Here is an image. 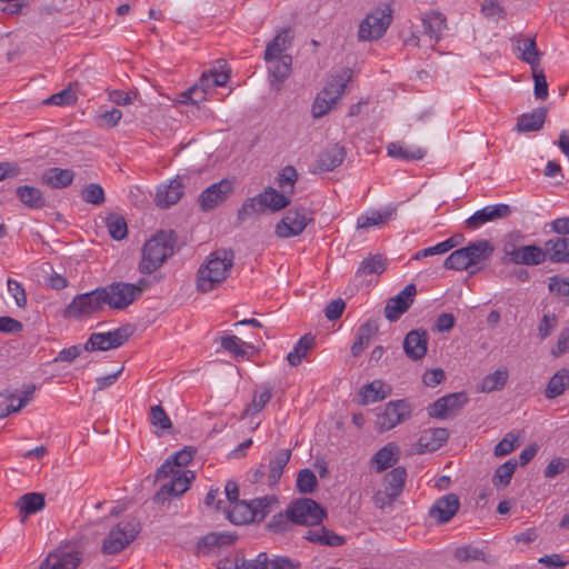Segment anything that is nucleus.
Returning a JSON list of instances; mask_svg holds the SVG:
<instances>
[{
    "instance_id": "c756f323",
    "label": "nucleus",
    "mask_w": 569,
    "mask_h": 569,
    "mask_svg": "<svg viewBox=\"0 0 569 569\" xmlns=\"http://www.w3.org/2000/svg\"><path fill=\"white\" fill-rule=\"evenodd\" d=\"M547 259L553 263H569V238L553 237L546 241Z\"/></svg>"
},
{
    "instance_id": "8fccbe9b",
    "label": "nucleus",
    "mask_w": 569,
    "mask_h": 569,
    "mask_svg": "<svg viewBox=\"0 0 569 569\" xmlns=\"http://www.w3.org/2000/svg\"><path fill=\"white\" fill-rule=\"evenodd\" d=\"M396 213V207L387 208L383 211H373L371 214H362L357 219L358 229H367L387 222Z\"/></svg>"
},
{
    "instance_id": "c85d7f7f",
    "label": "nucleus",
    "mask_w": 569,
    "mask_h": 569,
    "mask_svg": "<svg viewBox=\"0 0 569 569\" xmlns=\"http://www.w3.org/2000/svg\"><path fill=\"white\" fill-rule=\"evenodd\" d=\"M16 507L19 509L21 522H24L30 515L39 512L46 507L44 495L40 492L24 493L18 499Z\"/></svg>"
},
{
    "instance_id": "49530a36",
    "label": "nucleus",
    "mask_w": 569,
    "mask_h": 569,
    "mask_svg": "<svg viewBox=\"0 0 569 569\" xmlns=\"http://www.w3.org/2000/svg\"><path fill=\"white\" fill-rule=\"evenodd\" d=\"M315 345V337L311 333H307L302 336L296 346L293 347V350L290 351L287 356L288 362L292 367H297L301 363L302 359L308 355V352L313 348Z\"/></svg>"
},
{
    "instance_id": "2eb2a0df",
    "label": "nucleus",
    "mask_w": 569,
    "mask_h": 569,
    "mask_svg": "<svg viewBox=\"0 0 569 569\" xmlns=\"http://www.w3.org/2000/svg\"><path fill=\"white\" fill-rule=\"evenodd\" d=\"M129 326L120 327L106 333L93 332L84 343L86 351H107L121 347L130 337Z\"/></svg>"
},
{
    "instance_id": "37998d69",
    "label": "nucleus",
    "mask_w": 569,
    "mask_h": 569,
    "mask_svg": "<svg viewBox=\"0 0 569 569\" xmlns=\"http://www.w3.org/2000/svg\"><path fill=\"white\" fill-rule=\"evenodd\" d=\"M278 503V498L274 495H268L250 500L253 522L260 523L263 521Z\"/></svg>"
},
{
    "instance_id": "393cba45",
    "label": "nucleus",
    "mask_w": 569,
    "mask_h": 569,
    "mask_svg": "<svg viewBox=\"0 0 569 569\" xmlns=\"http://www.w3.org/2000/svg\"><path fill=\"white\" fill-rule=\"evenodd\" d=\"M295 38V32L291 28L281 30L273 39L267 44L264 50V60L271 62L276 57L286 56V51L291 47Z\"/></svg>"
},
{
    "instance_id": "603ef678",
    "label": "nucleus",
    "mask_w": 569,
    "mask_h": 569,
    "mask_svg": "<svg viewBox=\"0 0 569 569\" xmlns=\"http://www.w3.org/2000/svg\"><path fill=\"white\" fill-rule=\"evenodd\" d=\"M386 267H387V260L382 258L381 254H373V256H370L369 258L365 259L357 272H356V276L357 277H361V276H368V274H381L385 270H386Z\"/></svg>"
},
{
    "instance_id": "a18cd8bd",
    "label": "nucleus",
    "mask_w": 569,
    "mask_h": 569,
    "mask_svg": "<svg viewBox=\"0 0 569 569\" xmlns=\"http://www.w3.org/2000/svg\"><path fill=\"white\" fill-rule=\"evenodd\" d=\"M407 479V470L403 467H396L389 471L383 478V488L399 497L403 490Z\"/></svg>"
},
{
    "instance_id": "680f3d73",
    "label": "nucleus",
    "mask_w": 569,
    "mask_h": 569,
    "mask_svg": "<svg viewBox=\"0 0 569 569\" xmlns=\"http://www.w3.org/2000/svg\"><path fill=\"white\" fill-rule=\"evenodd\" d=\"M318 486V480L313 471L302 469L297 477V489L301 493H311Z\"/></svg>"
},
{
    "instance_id": "bf43d9fd",
    "label": "nucleus",
    "mask_w": 569,
    "mask_h": 569,
    "mask_svg": "<svg viewBox=\"0 0 569 569\" xmlns=\"http://www.w3.org/2000/svg\"><path fill=\"white\" fill-rule=\"evenodd\" d=\"M81 198L84 202L101 206L106 201L103 188L98 183H89L83 187Z\"/></svg>"
},
{
    "instance_id": "6e6d98bb",
    "label": "nucleus",
    "mask_w": 569,
    "mask_h": 569,
    "mask_svg": "<svg viewBox=\"0 0 569 569\" xmlns=\"http://www.w3.org/2000/svg\"><path fill=\"white\" fill-rule=\"evenodd\" d=\"M298 179V172L295 167L286 166L278 174L277 182L282 190V194L289 197L295 191V183Z\"/></svg>"
},
{
    "instance_id": "09e8293b",
    "label": "nucleus",
    "mask_w": 569,
    "mask_h": 569,
    "mask_svg": "<svg viewBox=\"0 0 569 569\" xmlns=\"http://www.w3.org/2000/svg\"><path fill=\"white\" fill-rule=\"evenodd\" d=\"M388 156L406 161L421 160L426 156V150L421 148L409 149L398 142H391L387 147Z\"/></svg>"
},
{
    "instance_id": "a211bd4d",
    "label": "nucleus",
    "mask_w": 569,
    "mask_h": 569,
    "mask_svg": "<svg viewBox=\"0 0 569 569\" xmlns=\"http://www.w3.org/2000/svg\"><path fill=\"white\" fill-rule=\"evenodd\" d=\"M460 500L456 493L438 498L429 508L428 515L437 525L449 522L459 511Z\"/></svg>"
},
{
    "instance_id": "79ce46f5",
    "label": "nucleus",
    "mask_w": 569,
    "mask_h": 569,
    "mask_svg": "<svg viewBox=\"0 0 569 569\" xmlns=\"http://www.w3.org/2000/svg\"><path fill=\"white\" fill-rule=\"evenodd\" d=\"M391 393V388L381 380H375L365 385L360 390L363 403L377 402L386 399Z\"/></svg>"
},
{
    "instance_id": "c9c22d12",
    "label": "nucleus",
    "mask_w": 569,
    "mask_h": 569,
    "mask_svg": "<svg viewBox=\"0 0 569 569\" xmlns=\"http://www.w3.org/2000/svg\"><path fill=\"white\" fill-rule=\"evenodd\" d=\"M547 118V109L541 107L531 112L523 113L518 118L517 129L519 132L538 131L543 127Z\"/></svg>"
},
{
    "instance_id": "4468645a",
    "label": "nucleus",
    "mask_w": 569,
    "mask_h": 569,
    "mask_svg": "<svg viewBox=\"0 0 569 569\" xmlns=\"http://www.w3.org/2000/svg\"><path fill=\"white\" fill-rule=\"evenodd\" d=\"M82 555L76 545H64L49 552L40 569H77Z\"/></svg>"
},
{
    "instance_id": "f8f14e48",
    "label": "nucleus",
    "mask_w": 569,
    "mask_h": 569,
    "mask_svg": "<svg viewBox=\"0 0 569 569\" xmlns=\"http://www.w3.org/2000/svg\"><path fill=\"white\" fill-rule=\"evenodd\" d=\"M101 288L107 293L106 305L114 310H124L143 292L141 286L123 281H114Z\"/></svg>"
},
{
    "instance_id": "de8ad7c7",
    "label": "nucleus",
    "mask_w": 569,
    "mask_h": 569,
    "mask_svg": "<svg viewBox=\"0 0 569 569\" xmlns=\"http://www.w3.org/2000/svg\"><path fill=\"white\" fill-rule=\"evenodd\" d=\"M214 86L212 83V78L208 72H203L199 83L194 84L192 88L187 90L182 96L184 98L183 102L189 100L192 103H198L204 99V93L208 89H213Z\"/></svg>"
},
{
    "instance_id": "4d7b16f0",
    "label": "nucleus",
    "mask_w": 569,
    "mask_h": 569,
    "mask_svg": "<svg viewBox=\"0 0 569 569\" xmlns=\"http://www.w3.org/2000/svg\"><path fill=\"white\" fill-rule=\"evenodd\" d=\"M455 558L459 561H470V560H478V561H490V556H488L485 551L477 547L472 546H463L459 547L455 550Z\"/></svg>"
},
{
    "instance_id": "4c0bfd02",
    "label": "nucleus",
    "mask_w": 569,
    "mask_h": 569,
    "mask_svg": "<svg viewBox=\"0 0 569 569\" xmlns=\"http://www.w3.org/2000/svg\"><path fill=\"white\" fill-rule=\"evenodd\" d=\"M463 249L471 267L487 260L495 250L492 243L486 239L469 242Z\"/></svg>"
},
{
    "instance_id": "ddd939ff",
    "label": "nucleus",
    "mask_w": 569,
    "mask_h": 569,
    "mask_svg": "<svg viewBox=\"0 0 569 569\" xmlns=\"http://www.w3.org/2000/svg\"><path fill=\"white\" fill-rule=\"evenodd\" d=\"M312 221V212L302 206L295 207L289 209L286 216L276 224L274 233L283 239L296 237L301 234Z\"/></svg>"
},
{
    "instance_id": "f704fd0d",
    "label": "nucleus",
    "mask_w": 569,
    "mask_h": 569,
    "mask_svg": "<svg viewBox=\"0 0 569 569\" xmlns=\"http://www.w3.org/2000/svg\"><path fill=\"white\" fill-rule=\"evenodd\" d=\"M291 457V451L289 449H282L277 451L269 460L268 465V485L276 486L282 473L284 467L288 465Z\"/></svg>"
},
{
    "instance_id": "a19ab883",
    "label": "nucleus",
    "mask_w": 569,
    "mask_h": 569,
    "mask_svg": "<svg viewBox=\"0 0 569 569\" xmlns=\"http://www.w3.org/2000/svg\"><path fill=\"white\" fill-rule=\"evenodd\" d=\"M569 389V369L558 370L550 379L545 390L547 399H555Z\"/></svg>"
},
{
    "instance_id": "052dcab7",
    "label": "nucleus",
    "mask_w": 569,
    "mask_h": 569,
    "mask_svg": "<svg viewBox=\"0 0 569 569\" xmlns=\"http://www.w3.org/2000/svg\"><path fill=\"white\" fill-rule=\"evenodd\" d=\"M291 523L287 509L286 512H278L271 517L267 523V530L274 535L284 533L291 529Z\"/></svg>"
},
{
    "instance_id": "338daca9",
    "label": "nucleus",
    "mask_w": 569,
    "mask_h": 569,
    "mask_svg": "<svg viewBox=\"0 0 569 569\" xmlns=\"http://www.w3.org/2000/svg\"><path fill=\"white\" fill-rule=\"evenodd\" d=\"M122 118V111L112 108L96 116L94 120L100 128H113Z\"/></svg>"
},
{
    "instance_id": "cd10ccee",
    "label": "nucleus",
    "mask_w": 569,
    "mask_h": 569,
    "mask_svg": "<svg viewBox=\"0 0 569 569\" xmlns=\"http://www.w3.org/2000/svg\"><path fill=\"white\" fill-rule=\"evenodd\" d=\"M74 176L71 169L52 167L42 172L41 182L51 189H63L73 182Z\"/></svg>"
},
{
    "instance_id": "e2e57ef3",
    "label": "nucleus",
    "mask_w": 569,
    "mask_h": 569,
    "mask_svg": "<svg viewBox=\"0 0 569 569\" xmlns=\"http://www.w3.org/2000/svg\"><path fill=\"white\" fill-rule=\"evenodd\" d=\"M243 342L237 336H227L221 338L222 348L231 353L236 359H244L247 351Z\"/></svg>"
},
{
    "instance_id": "f03ea898",
    "label": "nucleus",
    "mask_w": 569,
    "mask_h": 569,
    "mask_svg": "<svg viewBox=\"0 0 569 569\" xmlns=\"http://www.w3.org/2000/svg\"><path fill=\"white\" fill-rule=\"evenodd\" d=\"M234 252L221 248L211 252L197 272V290L202 293L218 288L229 277L233 267Z\"/></svg>"
},
{
    "instance_id": "7ed1b4c3",
    "label": "nucleus",
    "mask_w": 569,
    "mask_h": 569,
    "mask_svg": "<svg viewBox=\"0 0 569 569\" xmlns=\"http://www.w3.org/2000/svg\"><path fill=\"white\" fill-rule=\"evenodd\" d=\"M176 240L172 230H161L151 237L143 247L139 271L150 274L159 269L173 254Z\"/></svg>"
},
{
    "instance_id": "412c9836",
    "label": "nucleus",
    "mask_w": 569,
    "mask_h": 569,
    "mask_svg": "<svg viewBox=\"0 0 569 569\" xmlns=\"http://www.w3.org/2000/svg\"><path fill=\"white\" fill-rule=\"evenodd\" d=\"M429 336L425 329L409 331L403 340V350L411 360L422 359L428 350Z\"/></svg>"
},
{
    "instance_id": "2f4dec72",
    "label": "nucleus",
    "mask_w": 569,
    "mask_h": 569,
    "mask_svg": "<svg viewBox=\"0 0 569 569\" xmlns=\"http://www.w3.org/2000/svg\"><path fill=\"white\" fill-rule=\"evenodd\" d=\"M378 322L372 319L367 320L359 327L356 340L351 346V353L353 357H359L365 351L369 346L371 338L378 332Z\"/></svg>"
},
{
    "instance_id": "473e14b6",
    "label": "nucleus",
    "mask_w": 569,
    "mask_h": 569,
    "mask_svg": "<svg viewBox=\"0 0 569 569\" xmlns=\"http://www.w3.org/2000/svg\"><path fill=\"white\" fill-rule=\"evenodd\" d=\"M16 196L29 209H42L47 206L42 191L33 186L23 184L17 187Z\"/></svg>"
},
{
    "instance_id": "39448f33",
    "label": "nucleus",
    "mask_w": 569,
    "mask_h": 569,
    "mask_svg": "<svg viewBox=\"0 0 569 569\" xmlns=\"http://www.w3.org/2000/svg\"><path fill=\"white\" fill-rule=\"evenodd\" d=\"M523 236L519 232L507 234L502 242L503 260L509 263L539 266L547 260L545 248L537 244H522Z\"/></svg>"
},
{
    "instance_id": "ea45409f",
    "label": "nucleus",
    "mask_w": 569,
    "mask_h": 569,
    "mask_svg": "<svg viewBox=\"0 0 569 569\" xmlns=\"http://www.w3.org/2000/svg\"><path fill=\"white\" fill-rule=\"evenodd\" d=\"M399 449L392 443H388L378 450L371 458L372 465L376 466L377 472H382L392 467L398 461Z\"/></svg>"
},
{
    "instance_id": "69168bd1",
    "label": "nucleus",
    "mask_w": 569,
    "mask_h": 569,
    "mask_svg": "<svg viewBox=\"0 0 569 569\" xmlns=\"http://www.w3.org/2000/svg\"><path fill=\"white\" fill-rule=\"evenodd\" d=\"M520 443L518 437L513 432H508L495 447L496 457H505L511 453Z\"/></svg>"
},
{
    "instance_id": "f257e3e1",
    "label": "nucleus",
    "mask_w": 569,
    "mask_h": 569,
    "mask_svg": "<svg viewBox=\"0 0 569 569\" xmlns=\"http://www.w3.org/2000/svg\"><path fill=\"white\" fill-rule=\"evenodd\" d=\"M196 450L191 447H186L174 455L170 456L157 470L156 480H162L170 478V480L163 483L160 489L153 496L156 503H164L169 501L171 497H178L186 492L189 488L190 481L193 478L191 471H186L182 468L187 467L191 460Z\"/></svg>"
},
{
    "instance_id": "864d4df0",
    "label": "nucleus",
    "mask_w": 569,
    "mask_h": 569,
    "mask_svg": "<svg viewBox=\"0 0 569 569\" xmlns=\"http://www.w3.org/2000/svg\"><path fill=\"white\" fill-rule=\"evenodd\" d=\"M106 228L110 237L114 240H122L128 234V227L126 219L117 213H110L106 218Z\"/></svg>"
},
{
    "instance_id": "9b49d317",
    "label": "nucleus",
    "mask_w": 569,
    "mask_h": 569,
    "mask_svg": "<svg viewBox=\"0 0 569 569\" xmlns=\"http://www.w3.org/2000/svg\"><path fill=\"white\" fill-rule=\"evenodd\" d=\"M413 411L412 405L407 399L389 401L383 409L376 415V430L386 432L396 426L407 421Z\"/></svg>"
},
{
    "instance_id": "3c124183",
    "label": "nucleus",
    "mask_w": 569,
    "mask_h": 569,
    "mask_svg": "<svg viewBox=\"0 0 569 569\" xmlns=\"http://www.w3.org/2000/svg\"><path fill=\"white\" fill-rule=\"evenodd\" d=\"M508 380V371L505 368L497 369L493 373L487 375L480 386L479 391L481 392H492L496 390H501Z\"/></svg>"
},
{
    "instance_id": "5701e85b",
    "label": "nucleus",
    "mask_w": 569,
    "mask_h": 569,
    "mask_svg": "<svg viewBox=\"0 0 569 569\" xmlns=\"http://www.w3.org/2000/svg\"><path fill=\"white\" fill-rule=\"evenodd\" d=\"M184 187L179 177L172 179L168 184L158 187L156 203L159 208L166 209L176 204L184 192Z\"/></svg>"
},
{
    "instance_id": "13d9d810",
    "label": "nucleus",
    "mask_w": 569,
    "mask_h": 569,
    "mask_svg": "<svg viewBox=\"0 0 569 569\" xmlns=\"http://www.w3.org/2000/svg\"><path fill=\"white\" fill-rule=\"evenodd\" d=\"M443 267L449 270H468L471 268L463 248L455 250L445 260Z\"/></svg>"
},
{
    "instance_id": "6ab92c4d",
    "label": "nucleus",
    "mask_w": 569,
    "mask_h": 569,
    "mask_svg": "<svg viewBox=\"0 0 569 569\" xmlns=\"http://www.w3.org/2000/svg\"><path fill=\"white\" fill-rule=\"evenodd\" d=\"M467 402L468 397L465 392L450 393L431 403L428 408V413L430 417L445 419L459 411Z\"/></svg>"
},
{
    "instance_id": "aec40b11",
    "label": "nucleus",
    "mask_w": 569,
    "mask_h": 569,
    "mask_svg": "<svg viewBox=\"0 0 569 569\" xmlns=\"http://www.w3.org/2000/svg\"><path fill=\"white\" fill-rule=\"evenodd\" d=\"M511 213V207L506 203L487 206L476 211L471 217H469L466 220V227L468 229H478L487 222L508 218Z\"/></svg>"
},
{
    "instance_id": "5fc2aeb1",
    "label": "nucleus",
    "mask_w": 569,
    "mask_h": 569,
    "mask_svg": "<svg viewBox=\"0 0 569 569\" xmlns=\"http://www.w3.org/2000/svg\"><path fill=\"white\" fill-rule=\"evenodd\" d=\"M516 468H517V461L515 459H510V460L506 461L505 463L500 465L496 469L495 475L492 477L493 485L497 488L507 487L511 481V478L515 473Z\"/></svg>"
},
{
    "instance_id": "0eeeda50",
    "label": "nucleus",
    "mask_w": 569,
    "mask_h": 569,
    "mask_svg": "<svg viewBox=\"0 0 569 569\" xmlns=\"http://www.w3.org/2000/svg\"><path fill=\"white\" fill-rule=\"evenodd\" d=\"M107 293L101 287L86 293L77 295L63 309L64 319H82L101 311L106 305Z\"/></svg>"
},
{
    "instance_id": "bb28decb",
    "label": "nucleus",
    "mask_w": 569,
    "mask_h": 569,
    "mask_svg": "<svg viewBox=\"0 0 569 569\" xmlns=\"http://www.w3.org/2000/svg\"><path fill=\"white\" fill-rule=\"evenodd\" d=\"M346 158V149L343 146L335 143L327 147L320 152L317 160V168L322 172L332 171L339 167Z\"/></svg>"
},
{
    "instance_id": "e433bc0d",
    "label": "nucleus",
    "mask_w": 569,
    "mask_h": 569,
    "mask_svg": "<svg viewBox=\"0 0 569 569\" xmlns=\"http://www.w3.org/2000/svg\"><path fill=\"white\" fill-rule=\"evenodd\" d=\"M36 387L33 385L24 386L20 395L11 393L8 397L9 405L0 407V418H4L13 412L20 411L32 399Z\"/></svg>"
},
{
    "instance_id": "423d86ee",
    "label": "nucleus",
    "mask_w": 569,
    "mask_h": 569,
    "mask_svg": "<svg viewBox=\"0 0 569 569\" xmlns=\"http://www.w3.org/2000/svg\"><path fill=\"white\" fill-rule=\"evenodd\" d=\"M350 80L351 70L348 68L330 77L313 100L311 113L315 119L326 116L335 108Z\"/></svg>"
},
{
    "instance_id": "6e6552de",
    "label": "nucleus",
    "mask_w": 569,
    "mask_h": 569,
    "mask_svg": "<svg viewBox=\"0 0 569 569\" xmlns=\"http://www.w3.org/2000/svg\"><path fill=\"white\" fill-rule=\"evenodd\" d=\"M392 12L391 6L385 3L368 13L359 24V40L375 41L380 39L392 22Z\"/></svg>"
},
{
    "instance_id": "dca6fc26",
    "label": "nucleus",
    "mask_w": 569,
    "mask_h": 569,
    "mask_svg": "<svg viewBox=\"0 0 569 569\" xmlns=\"http://www.w3.org/2000/svg\"><path fill=\"white\" fill-rule=\"evenodd\" d=\"M233 191V182L229 179H222L206 188L199 196V206L203 211H211L218 204L222 203Z\"/></svg>"
},
{
    "instance_id": "a878e982",
    "label": "nucleus",
    "mask_w": 569,
    "mask_h": 569,
    "mask_svg": "<svg viewBox=\"0 0 569 569\" xmlns=\"http://www.w3.org/2000/svg\"><path fill=\"white\" fill-rule=\"evenodd\" d=\"M316 528L309 529L303 538L312 543L327 547L343 546L347 540L343 536L336 533L331 529L323 526H315Z\"/></svg>"
},
{
    "instance_id": "72a5a7b5",
    "label": "nucleus",
    "mask_w": 569,
    "mask_h": 569,
    "mask_svg": "<svg viewBox=\"0 0 569 569\" xmlns=\"http://www.w3.org/2000/svg\"><path fill=\"white\" fill-rule=\"evenodd\" d=\"M516 50L520 52L519 58L531 68L540 66L542 53L538 50L533 38H517Z\"/></svg>"
},
{
    "instance_id": "58836bf2",
    "label": "nucleus",
    "mask_w": 569,
    "mask_h": 569,
    "mask_svg": "<svg viewBox=\"0 0 569 569\" xmlns=\"http://www.w3.org/2000/svg\"><path fill=\"white\" fill-rule=\"evenodd\" d=\"M223 513L227 515V518L233 525L240 526L253 522L250 501L247 500H237V502L230 505V508H227V511Z\"/></svg>"
},
{
    "instance_id": "1a4fd4ad",
    "label": "nucleus",
    "mask_w": 569,
    "mask_h": 569,
    "mask_svg": "<svg viewBox=\"0 0 569 569\" xmlns=\"http://www.w3.org/2000/svg\"><path fill=\"white\" fill-rule=\"evenodd\" d=\"M140 525L136 519L118 522L111 528L102 541L101 551L103 555H117L127 548L138 536Z\"/></svg>"
},
{
    "instance_id": "7c9ffc66",
    "label": "nucleus",
    "mask_w": 569,
    "mask_h": 569,
    "mask_svg": "<svg viewBox=\"0 0 569 569\" xmlns=\"http://www.w3.org/2000/svg\"><path fill=\"white\" fill-rule=\"evenodd\" d=\"M421 21L425 34L438 42L442 38V31L447 28L446 17L439 11H429L423 14Z\"/></svg>"
},
{
    "instance_id": "c03bdc74",
    "label": "nucleus",
    "mask_w": 569,
    "mask_h": 569,
    "mask_svg": "<svg viewBox=\"0 0 569 569\" xmlns=\"http://www.w3.org/2000/svg\"><path fill=\"white\" fill-rule=\"evenodd\" d=\"M268 63L269 77L272 78L271 83H273V81L281 83L291 73L292 57L290 54H286L283 57H276L271 62Z\"/></svg>"
},
{
    "instance_id": "9d476101",
    "label": "nucleus",
    "mask_w": 569,
    "mask_h": 569,
    "mask_svg": "<svg viewBox=\"0 0 569 569\" xmlns=\"http://www.w3.org/2000/svg\"><path fill=\"white\" fill-rule=\"evenodd\" d=\"M288 516L295 525L315 527L323 521L327 512L316 500L299 498L288 506Z\"/></svg>"
},
{
    "instance_id": "774afa93",
    "label": "nucleus",
    "mask_w": 569,
    "mask_h": 569,
    "mask_svg": "<svg viewBox=\"0 0 569 569\" xmlns=\"http://www.w3.org/2000/svg\"><path fill=\"white\" fill-rule=\"evenodd\" d=\"M8 291L11 293L19 308H26L27 306V293L21 282L9 278L7 280Z\"/></svg>"
},
{
    "instance_id": "0e129e2a",
    "label": "nucleus",
    "mask_w": 569,
    "mask_h": 569,
    "mask_svg": "<svg viewBox=\"0 0 569 569\" xmlns=\"http://www.w3.org/2000/svg\"><path fill=\"white\" fill-rule=\"evenodd\" d=\"M531 70L535 81V97L538 100H546L548 98V82L546 74L542 69H539V67H533Z\"/></svg>"
},
{
    "instance_id": "4be33fe9",
    "label": "nucleus",
    "mask_w": 569,
    "mask_h": 569,
    "mask_svg": "<svg viewBox=\"0 0 569 569\" xmlns=\"http://www.w3.org/2000/svg\"><path fill=\"white\" fill-rule=\"evenodd\" d=\"M243 569H300V563L288 557L269 559L266 552H260L256 558L242 562Z\"/></svg>"
},
{
    "instance_id": "f3484780",
    "label": "nucleus",
    "mask_w": 569,
    "mask_h": 569,
    "mask_svg": "<svg viewBox=\"0 0 569 569\" xmlns=\"http://www.w3.org/2000/svg\"><path fill=\"white\" fill-rule=\"evenodd\" d=\"M417 296L415 283L407 284L397 296L390 298L385 307V316L390 322H395L409 310Z\"/></svg>"
},
{
    "instance_id": "20e7f679",
    "label": "nucleus",
    "mask_w": 569,
    "mask_h": 569,
    "mask_svg": "<svg viewBox=\"0 0 569 569\" xmlns=\"http://www.w3.org/2000/svg\"><path fill=\"white\" fill-rule=\"evenodd\" d=\"M290 198L280 193L277 189L268 187L264 191L252 198H248L237 212V220L241 223L266 211L277 212L290 204Z\"/></svg>"
},
{
    "instance_id": "b1692460",
    "label": "nucleus",
    "mask_w": 569,
    "mask_h": 569,
    "mask_svg": "<svg viewBox=\"0 0 569 569\" xmlns=\"http://www.w3.org/2000/svg\"><path fill=\"white\" fill-rule=\"evenodd\" d=\"M449 438V432L446 428L428 429L421 432L417 441V452L426 453L433 452L443 446Z\"/></svg>"
}]
</instances>
